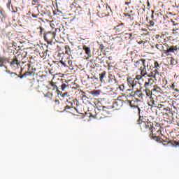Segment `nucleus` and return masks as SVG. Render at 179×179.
<instances>
[{
  "label": "nucleus",
  "mask_w": 179,
  "mask_h": 179,
  "mask_svg": "<svg viewBox=\"0 0 179 179\" xmlns=\"http://www.w3.org/2000/svg\"><path fill=\"white\" fill-rule=\"evenodd\" d=\"M137 124H139L142 132H148L150 134V139L160 142V137L157 136V134L153 133L156 131V128L153 127V123L149 121V119H146V117H140L137 120Z\"/></svg>",
  "instance_id": "obj_1"
},
{
  "label": "nucleus",
  "mask_w": 179,
  "mask_h": 179,
  "mask_svg": "<svg viewBox=\"0 0 179 179\" xmlns=\"http://www.w3.org/2000/svg\"><path fill=\"white\" fill-rule=\"evenodd\" d=\"M134 66L141 71V75L145 76L148 75L147 69H152V64L150 60L146 61L145 59H140L137 61H134Z\"/></svg>",
  "instance_id": "obj_2"
},
{
  "label": "nucleus",
  "mask_w": 179,
  "mask_h": 179,
  "mask_svg": "<svg viewBox=\"0 0 179 179\" xmlns=\"http://www.w3.org/2000/svg\"><path fill=\"white\" fill-rule=\"evenodd\" d=\"M159 68H160V65H159V62H154V67H151L150 69L151 71L149 74L147 75L148 78H152L155 80H157L160 79V72H159Z\"/></svg>",
  "instance_id": "obj_3"
},
{
  "label": "nucleus",
  "mask_w": 179,
  "mask_h": 179,
  "mask_svg": "<svg viewBox=\"0 0 179 179\" xmlns=\"http://www.w3.org/2000/svg\"><path fill=\"white\" fill-rule=\"evenodd\" d=\"M56 36V31H48L43 34V38L45 41L48 42V44H52V41L55 40Z\"/></svg>",
  "instance_id": "obj_4"
},
{
  "label": "nucleus",
  "mask_w": 179,
  "mask_h": 179,
  "mask_svg": "<svg viewBox=\"0 0 179 179\" xmlns=\"http://www.w3.org/2000/svg\"><path fill=\"white\" fill-rule=\"evenodd\" d=\"M161 89L160 87H157L156 85H155L153 87V88H144V90H143V92L144 93H145V97H149V99H150V97H152V94L153 93V92H160Z\"/></svg>",
  "instance_id": "obj_5"
},
{
  "label": "nucleus",
  "mask_w": 179,
  "mask_h": 179,
  "mask_svg": "<svg viewBox=\"0 0 179 179\" xmlns=\"http://www.w3.org/2000/svg\"><path fill=\"white\" fill-rule=\"evenodd\" d=\"M179 51L178 45L169 46L166 50V55H171V54H177Z\"/></svg>",
  "instance_id": "obj_6"
},
{
  "label": "nucleus",
  "mask_w": 179,
  "mask_h": 179,
  "mask_svg": "<svg viewBox=\"0 0 179 179\" xmlns=\"http://www.w3.org/2000/svg\"><path fill=\"white\" fill-rule=\"evenodd\" d=\"M27 66H28V71L21 76L17 75V78H20V79H23V78H26L27 76H30L31 75H33V73H34V69L31 67V64H28Z\"/></svg>",
  "instance_id": "obj_7"
},
{
  "label": "nucleus",
  "mask_w": 179,
  "mask_h": 179,
  "mask_svg": "<svg viewBox=\"0 0 179 179\" xmlns=\"http://www.w3.org/2000/svg\"><path fill=\"white\" fill-rule=\"evenodd\" d=\"M113 30L116 33H119L120 34H122L124 31H127V27L125 26V24L124 23H120L118 25L115 26L113 28Z\"/></svg>",
  "instance_id": "obj_8"
},
{
  "label": "nucleus",
  "mask_w": 179,
  "mask_h": 179,
  "mask_svg": "<svg viewBox=\"0 0 179 179\" xmlns=\"http://www.w3.org/2000/svg\"><path fill=\"white\" fill-rule=\"evenodd\" d=\"M150 78H147L144 83L143 87L148 89H153V83H155V80H153V77H149Z\"/></svg>",
  "instance_id": "obj_9"
},
{
  "label": "nucleus",
  "mask_w": 179,
  "mask_h": 179,
  "mask_svg": "<svg viewBox=\"0 0 179 179\" xmlns=\"http://www.w3.org/2000/svg\"><path fill=\"white\" fill-rule=\"evenodd\" d=\"M138 99L132 98V99H127V103L131 107V108H138Z\"/></svg>",
  "instance_id": "obj_10"
},
{
  "label": "nucleus",
  "mask_w": 179,
  "mask_h": 179,
  "mask_svg": "<svg viewBox=\"0 0 179 179\" xmlns=\"http://www.w3.org/2000/svg\"><path fill=\"white\" fill-rule=\"evenodd\" d=\"M96 110L97 111H101V113H102V115H103V117L110 114V108L106 106H96Z\"/></svg>",
  "instance_id": "obj_11"
},
{
  "label": "nucleus",
  "mask_w": 179,
  "mask_h": 179,
  "mask_svg": "<svg viewBox=\"0 0 179 179\" xmlns=\"http://www.w3.org/2000/svg\"><path fill=\"white\" fill-rule=\"evenodd\" d=\"M6 62H8V59L6 57H0V67L2 68V66H3V68L6 69L5 72L7 73H10V71H8V67L4 65V64H6Z\"/></svg>",
  "instance_id": "obj_12"
},
{
  "label": "nucleus",
  "mask_w": 179,
  "mask_h": 179,
  "mask_svg": "<svg viewBox=\"0 0 179 179\" xmlns=\"http://www.w3.org/2000/svg\"><path fill=\"white\" fill-rule=\"evenodd\" d=\"M131 96L133 97H138V99H145V94H143L142 91L137 90L131 92Z\"/></svg>",
  "instance_id": "obj_13"
},
{
  "label": "nucleus",
  "mask_w": 179,
  "mask_h": 179,
  "mask_svg": "<svg viewBox=\"0 0 179 179\" xmlns=\"http://www.w3.org/2000/svg\"><path fill=\"white\" fill-rule=\"evenodd\" d=\"M59 82L62 83L60 88L62 92H66V90H69V89H71V85H69L68 83H64V79H60Z\"/></svg>",
  "instance_id": "obj_14"
},
{
  "label": "nucleus",
  "mask_w": 179,
  "mask_h": 179,
  "mask_svg": "<svg viewBox=\"0 0 179 179\" xmlns=\"http://www.w3.org/2000/svg\"><path fill=\"white\" fill-rule=\"evenodd\" d=\"M127 85L129 87V90H132V89H134V87H135L136 85L135 84V79L132 78H128L127 80Z\"/></svg>",
  "instance_id": "obj_15"
},
{
  "label": "nucleus",
  "mask_w": 179,
  "mask_h": 179,
  "mask_svg": "<svg viewBox=\"0 0 179 179\" xmlns=\"http://www.w3.org/2000/svg\"><path fill=\"white\" fill-rule=\"evenodd\" d=\"M124 106V101L121 99H117L114 103H113V107L116 108V110H120L121 107Z\"/></svg>",
  "instance_id": "obj_16"
},
{
  "label": "nucleus",
  "mask_w": 179,
  "mask_h": 179,
  "mask_svg": "<svg viewBox=\"0 0 179 179\" xmlns=\"http://www.w3.org/2000/svg\"><path fill=\"white\" fill-rule=\"evenodd\" d=\"M49 86H51L52 90H55L57 93H61L59 89H58V83L52 81V80L49 83Z\"/></svg>",
  "instance_id": "obj_17"
},
{
  "label": "nucleus",
  "mask_w": 179,
  "mask_h": 179,
  "mask_svg": "<svg viewBox=\"0 0 179 179\" xmlns=\"http://www.w3.org/2000/svg\"><path fill=\"white\" fill-rule=\"evenodd\" d=\"M83 50L85 51L88 58H90V57H92V50H90V48L87 47L86 45H84L83 46Z\"/></svg>",
  "instance_id": "obj_18"
},
{
  "label": "nucleus",
  "mask_w": 179,
  "mask_h": 179,
  "mask_svg": "<svg viewBox=\"0 0 179 179\" xmlns=\"http://www.w3.org/2000/svg\"><path fill=\"white\" fill-rule=\"evenodd\" d=\"M148 104L150 107H157V101H156L152 96L148 100Z\"/></svg>",
  "instance_id": "obj_19"
},
{
  "label": "nucleus",
  "mask_w": 179,
  "mask_h": 179,
  "mask_svg": "<svg viewBox=\"0 0 179 179\" xmlns=\"http://www.w3.org/2000/svg\"><path fill=\"white\" fill-rule=\"evenodd\" d=\"M19 57L20 55L17 56H15L14 58L13 59V60L11 61L10 65V66H15V65H20V64L19 63Z\"/></svg>",
  "instance_id": "obj_20"
},
{
  "label": "nucleus",
  "mask_w": 179,
  "mask_h": 179,
  "mask_svg": "<svg viewBox=\"0 0 179 179\" xmlns=\"http://www.w3.org/2000/svg\"><path fill=\"white\" fill-rule=\"evenodd\" d=\"M106 75H107V71H102L99 74V80H100L101 83H104L106 82V80L104 79H106Z\"/></svg>",
  "instance_id": "obj_21"
},
{
  "label": "nucleus",
  "mask_w": 179,
  "mask_h": 179,
  "mask_svg": "<svg viewBox=\"0 0 179 179\" xmlns=\"http://www.w3.org/2000/svg\"><path fill=\"white\" fill-rule=\"evenodd\" d=\"M96 114L94 116V118L96 120H101V118H104V116L101 110H95Z\"/></svg>",
  "instance_id": "obj_22"
},
{
  "label": "nucleus",
  "mask_w": 179,
  "mask_h": 179,
  "mask_svg": "<svg viewBox=\"0 0 179 179\" xmlns=\"http://www.w3.org/2000/svg\"><path fill=\"white\" fill-rule=\"evenodd\" d=\"M64 49L65 54H66L67 55H71V54H72V49H71V46H69V45H66L64 46Z\"/></svg>",
  "instance_id": "obj_23"
},
{
  "label": "nucleus",
  "mask_w": 179,
  "mask_h": 179,
  "mask_svg": "<svg viewBox=\"0 0 179 179\" xmlns=\"http://www.w3.org/2000/svg\"><path fill=\"white\" fill-rule=\"evenodd\" d=\"M172 34H173L175 37H179V28L174 27L172 29Z\"/></svg>",
  "instance_id": "obj_24"
},
{
  "label": "nucleus",
  "mask_w": 179,
  "mask_h": 179,
  "mask_svg": "<svg viewBox=\"0 0 179 179\" xmlns=\"http://www.w3.org/2000/svg\"><path fill=\"white\" fill-rule=\"evenodd\" d=\"M90 94L94 96H100V90H94L90 92Z\"/></svg>",
  "instance_id": "obj_25"
},
{
  "label": "nucleus",
  "mask_w": 179,
  "mask_h": 179,
  "mask_svg": "<svg viewBox=\"0 0 179 179\" xmlns=\"http://www.w3.org/2000/svg\"><path fill=\"white\" fill-rule=\"evenodd\" d=\"M54 64L56 65V66H59L60 65H64V66H67L66 63L62 60L60 62H54Z\"/></svg>",
  "instance_id": "obj_26"
},
{
  "label": "nucleus",
  "mask_w": 179,
  "mask_h": 179,
  "mask_svg": "<svg viewBox=\"0 0 179 179\" xmlns=\"http://www.w3.org/2000/svg\"><path fill=\"white\" fill-rule=\"evenodd\" d=\"M70 105H67L64 107V111L66 110H71V108H73V103L72 102H69Z\"/></svg>",
  "instance_id": "obj_27"
},
{
  "label": "nucleus",
  "mask_w": 179,
  "mask_h": 179,
  "mask_svg": "<svg viewBox=\"0 0 179 179\" xmlns=\"http://www.w3.org/2000/svg\"><path fill=\"white\" fill-rule=\"evenodd\" d=\"M169 49V45H167V43H164L162 45V50L164 54H166V51H167V50Z\"/></svg>",
  "instance_id": "obj_28"
},
{
  "label": "nucleus",
  "mask_w": 179,
  "mask_h": 179,
  "mask_svg": "<svg viewBox=\"0 0 179 179\" xmlns=\"http://www.w3.org/2000/svg\"><path fill=\"white\" fill-rule=\"evenodd\" d=\"M32 5L34 6L37 5L38 7H40V0H32L31 1Z\"/></svg>",
  "instance_id": "obj_29"
},
{
  "label": "nucleus",
  "mask_w": 179,
  "mask_h": 179,
  "mask_svg": "<svg viewBox=\"0 0 179 179\" xmlns=\"http://www.w3.org/2000/svg\"><path fill=\"white\" fill-rule=\"evenodd\" d=\"M155 48L157 50H159V51H163V44H156Z\"/></svg>",
  "instance_id": "obj_30"
},
{
  "label": "nucleus",
  "mask_w": 179,
  "mask_h": 179,
  "mask_svg": "<svg viewBox=\"0 0 179 179\" xmlns=\"http://www.w3.org/2000/svg\"><path fill=\"white\" fill-rule=\"evenodd\" d=\"M147 26L148 27H153V26H155V22L153 20H149Z\"/></svg>",
  "instance_id": "obj_31"
},
{
  "label": "nucleus",
  "mask_w": 179,
  "mask_h": 179,
  "mask_svg": "<svg viewBox=\"0 0 179 179\" xmlns=\"http://www.w3.org/2000/svg\"><path fill=\"white\" fill-rule=\"evenodd\" d=\"M123 15H124V16L127 17V19H131V20H132L134 19V17L129 13H124Z\"/></svg>",
  "instance_id": "obj_32"
},
{
  "label": "nucleus",
  "mask_w": 179,
  "mask_h": 179,
  "mask_svg": "<svg viewBox=\"0 0 179 179\" xmlns=\"http://www.w3.org/2000/svg\"><path fill=\"white\" fill-rule=\"evenodd\" d=\"M37 12H38L37 14H35L34 13H31L32 17H34V18L38 17V16L40 15L39 12H38V8H37Z\"/></svg>",
  "instance_id": "obj_33"
},
{
  "label": "nucleus",
  "mask_w": 179,
  "mask_h": 179,
  "mask_svg": "<svg viewBox=\"0 0 179 179\" xmlns=\"http://www.w3.org/2000/svg\"><path fill=\"white\" fill-rule=\"evenodd\" d=\"M163 117L165 120H169L170 116L169 115V113H164Z\"/></svg>",
  "instance_id": "obj_34"
},
{
  "label": "nucleus",
  "mask_w": 179,
  "mask_h": 179,
  "mask_svg": "<svg viewBox=\"0 0 179 179\" xmlns=\"http://www.w3.org/2000/svg\"><path fill=\"white\" fill-rule=\"evenodd\" d=\"M105 48H106V46H104V45H103V44L99 45V50H100L101 52H103V51H104Z\"/></svg>",
  "instance_id": "obj_35"
},
{
  "label": "nucleus",
  "mask_w": 179,
  "mask_h": 179,
  "mask_svg": "<svg viewBox=\"0 0 179 179\" xmlns=\"http://www.w3.org/2000/svg\"><path fill=\"white\" fill-rule=\"evenodd\" d=\"M163 110H166V111H168V113L169 114H173V112L171 111V109L170 108H169V107L164 108Z\"/></svg>",
  "instance_id": "obj_36"
},
{
  "label": "nucleus",
  "mask_w": 179,
  "mask_h": 179,
  "mask_svg": "<svg viewBox=\"0 0 179 179\" xmlns=\"http://www.w3.org/2000/svg\"><path fill=\"white\" fill-rule=\"evenodd\" d=\"M126 36H127L129 38H134L135 36V34H134V33H130V34H126Z\"/></svg>",
  "instance_id": "obj_37"
},
{
  "label": "nucleus",
  "mask_w": 179,
  "mask_h": 179,
  "mask_svg": "<svg viewBox=\"0 0 179 179\" xmlns=\"http://www.w3.org/2000/svg\"><path fill=\"white\" fill-rule=\"evenodd\" d=\"M119 89L121 92H124L125 90V85H124V84L120 85L119 86Z\"/></svg>",
  "instance_id": "obj_38"
},
{
  "label": "nucleus",
  "mask_w": 179,
  "mask_h": 179,
  "mask_svg": "<svg viewBox=\"0 0 179 179\" xmlns=\"http://www.w3.org/2000/svg\"><path fill=\"white\" fill-rule=\"evenodd\" d=\"M0 15L2 17H6V14H5V11H3V10H0Z\"/></svg>",
  "instance_id": "obj_39"
},
{
  "label": "nucleus",
  "mask_w": 179,
  "mask_h": 179,
  "mask_svg": "<svg viewBox=\"0 0 179 179\" xmlns=\"http://www.w3.org/2000/svg\"><path fill=\"white\" fill-rule=\"evenodd\" d=\"M76 2H73L71 4L70 8H71L72 9H75V8H76Z\"/></svg>",
  "instance_id": "obj_40"
},
{
  "label": "nucleus",
  "mask_w": 179,
  "mask_h": 179,
  "mask_svg": "<svg viewBox=\"0 0 179 179\" xmlns=\"http://www.w3.org/2000/svg\"><path fill=\"white\" fill-rule=\"evenodd\" d=\"M171 65H176V59L173 57H171Z\"/></svg>",
  "instance_id": "obj_41"
},
{
  "label": "nucleus",
  "mask_w": 179,
  "mask_h": 179,
  "mask_svg": "<svg viewBox=\"0 0 179 179\" xmlns=\"http://www.w3.org/2000/svg\"><path fill=\"white\" fill-rule=\"evenodd\" d=\"M143 76L142 75V74H141V75H137L136 76V79H137V80H141V78L143 77Z\"/></svg>",
  "instance_id": "obj_42"
},
{
  "label": "nucleus",
  "mask_w": 179,
  "mask_h": 179,
  "mask_svg": "<svg viewBox=\"0 0 179 179\" xmlns=\"http://www.w3.org/2000/svg\"><path fill=\"white\" fill-rule=\"evenodd\" d=\"M138 44H143V45H145V41L140 40V41H137Z\"/></svg>",
  "instance_id": "obj_43"
},
{
  "label": "nucleus",
  "mask_w": 179,
  "mask_h": 179,
  "mask_svg": "<svg viewBox=\"0 0 179 179\" xmlns=\"http://www.w3.org/2000/svg\"><path fill=\"white\" fill-rule=\"evenodd\" d=\"M171 89H173V90H175V92H178V90L177 89H176V85L174 84H172L171 86Z\"/></svg>",
  "instance_id": "obj_44"
},
{
  "label": "nucleus",
  "mask_w": 179,
  "mask_h": 179,
  "mask_svg": "<svg viewBox=\"0 0 179 179\" xmlns=\"http://www.w3.org/2000/svg\"><path fill=\"white\" fill-rule=\"evenodd\" d=\"M10 77L14 78L15 76H17L16 73H10Z\"/></svg>",
  "instance_id": "obj_45"
},
{
  "label": "nucleus",
  "mask_w": 179,
  "mask_h": 179,
  "mask_svg": "<svg viewBox=\"0 0 179 179\" xmlns=\"http://www.w3.org/2000/svg\"><path fill=\"white\" fill-rule=\"evenodd\" d=\"M40 36H43V32L44 31V28L40 27Z\"/></svg>",
  "instance_id": "obj_46"
},
{
  "label": "nucleus",
  "mask_w": 179,
  "mask_h": 179,
  "mask_svg": "<svg viewBox=\"0 0 179 179\" xmlns=\"http://www.w3.org/2000/svg\"><path fill=\"white\" fill-rule=\"evenodd\" d=\"M155 38H156L157 40H159V38H162V35L157 34V35L155 36Z\"/></svg>",
  "instance_id": "obj_47"
},
{
  "label": "nucleus",
  "mask_w": 179,
  "mask_h": 179,
  "mask_svg": "<svg viewBox=\"0 0 179 179\" xmlns=\"http://www.w3.org/2000/svg\"><path fill=\"white\" fill-rule=\"evenodd\" d=\"M157 134H159V135L162 134V127H159V129L158 130H157Z\"/></svg>",
  "instance_id": "obj_48"
},
{
  "label": "nucleus",
  "mask_w": 179,
  "mask_h": 179,
  "mask_svg": "<svg viewBox=\"0 0 179 179\" xmlns=\"http://www.w3.org/2000/svg\"><path fill=\"white\" fill-rule=\"evenodd\" d=\"M66 96H68V92H66L62 94V97H66Z\"/></svg>",
  "instance_id": "obj_49"
},
{
  "label": "nucleus",
  "mask_w": 179,
  "mask_h": 179,
  "mask_svg": "<svg viewBox=\"0 0 179 179\" xmlns=\"http://www.w3.org/2000/svg\"><path fill=\"white\" fill-rule=\"evenodd\" d=\"M171 22L173 23V26H178V23H176V22L173 21V20H171Z\"/></svg>",
  "instance_id": "obj_50"
},
{
  "label": "nucleus",
  "mask_w": 179,
  "mask_h": 179,
  "mask_svg": "<svg viewBox=\"0 0 179 179\" xmlns=\"http://www.w3.org/2000/svg\"><path fill=\"white\" fill-rule=\"evenodd\" d=\"M68 65H69V66H72V61L68 59Z\"/></svg>",
  "instance_id": "obj_51"
},
{
  "label": "nucleus",
  "mask_w": 179,
  "mask_h": 179,
  "mask_svg": "<svg viewBox=\"0 0 179 179\" xmlns=\"http://www.w3.org/2000/svg\"><path fill=\"white\" fill-rule=\"evenodd\" d=\"M162 107H164L163 103L158 104V108H162Z\"/></svg>",
  "instance_id": "obj_52"
},
{
  "label": "nucleus",
  "mask_w": 179,
  "mask_h": 179,
  "mask_svg": "<svg viewBox=\"0 0 179 179\" xmlns=\"http://www.w3.org/2000/svg\"><path fill=\"white\" fill-rule=\"evenodd\" d=\"M175 146H179V141H174Z\"/></svg>",
  "instance_id": "obj_53"
},
{
  "label": "nucleus",
  "mask_w": 179,
  "mask_h": 179,
  "mask_svg": "<svg viewBox=\"0 0 179 179\" xmlns=\"http://www.w3.org/2000/svg\"><path fill=\"white\" fill-rule=\"evenodd\" d=\"M113 80L114 81V82H117V80H115V79H110V80H109V83H110V82H113Z\"/></svg>",
  "instance_id": "obj_54"
},
{
  "label": "nucleus",
  "mask_w": 179,
  "mask_h": 179,
  "mask_svg": "<svg viewBox=\"0 0 179 179\" xmlns=\"http://www.w3.org/2000/svg\"><path fill=\"white\" fill-rule=\"evenodd\" d=\"M164 36H166V34H162L161 37L163 38Z\"/></svg>",
  "instance_id": "obj_55"
},
{
  "label": "nucleus",
  "mask_w": 179,
  "mask_h": 179,
  "mask_svg": "<svg viewBox=\"0 0 179 179\" xmlns=\"http://www.w3.org/2000/svg\"><path fill=\"white\" fill-rule=\"evenodd\" d=\"M130 3H131V1H129V2H126V3H125V5H127V6H129Z\"/></svg>",
  "instance_id": "obj_56"
},
{
  "label": "nucleus",
  "mask_w": 179,
  "mask_h": 179,
  "mask_svg": "<svg viewBox=\"0 0 179 179\" xmlns=\"http://www.w3.org/2000/svg\"><path fill=\"white\" fill-rule=\"evenodd\" d=\"M108 59H109V61H111V59H113V57H111V56L109 57H108Z\"/></svg>",
  "instance_id": "obj_57"
},
{
  "label": "nucleus",
  "mask_w": 179,
  "mask_h": 179,
  "mask_svg": "<svg viewBox=\"0 0 179 179\" xmlns=\"http://www.w3.org/2000/svg\"><path fill=\"white\" fill-rule=\"evenodd\" d=\"M43 13H44V15H48V13H47V12H45Z\"/></svg>",
  "instance_id": "obj_58"
},
{
  "label": "nucleus",
  "mask_w": 179,
  "mask_h": 179,
  "mask_svg": "<svg viewBox=\"0 0 179 179\" xmlns=\"http://www.w3.org/2000/svg\"><path fill=\"white\" fill-rule=\"evenodd\" d=\"M67 103H69V106H71V103H69L71 101H67Z\"/></svg>",
  "instance_id": "obj_59"
},
{
  "label": "nucleus",
  "mask_w": 179,
  "mask_h": 179,
  "mask_svg": "<svg viewBox=\"0 0 179 179\" xmlns=\"http://www.w3.org/2000/svg\"><path fill=\"white\" fill-rule=\"evenodd\" d=\"M152 48H155V45H151Z\"/></svg>",
  "instance_id": "obj_60"
},
{
  "label": "nucleus",
  "mask_w": 179,
  "mask_h": 179,
  "mask_svg": "<svg viewBox=\"0 0 179 179\" xmlns=\"http://www.w3.org/2000/svg\"><path fill=\"white\" fill-rule=\"evenodd\" d=\"M20 75H22V71H20Z\"/></svg>",
  "instance_id": "obj_61"
},
{
  "label": "nucleus",
  "mask_w": 179,
  "mask_h": 179,
  "mask_svg": "<svg viewBox=\"0 0 179 179\" xmlns=\"http://www.w3.org/2000/svg\"><path fill=\"white\" fill-rule=\"evenodd\" d=\"M162 104H164V102H162Z\"/></svg>",
  "instance_id": "obj_62"
},
{
  "label": "nucleus",
  "mask_w": 179,
  "mask_h": 179,
  "mask_svg": "<svg viewBox=\"0 0 179 179\" xmlns=\"http://www.w3.org/2000/svg\"><path fill=\"white\" fill-rule=\"evenodd\" d=\"M48 50H46L45 52H47Z\"/></svg>",
  "instance_id": "obj_63"
},
{
  "label": "nucleus",
  "mask_w": 179,
  "mask_h": 179,
  "mask_svg": "<svg viewBox=\"0 0 179 179\" xmlns=\"http://www.w3.org/2000/svg\"><path fill=\"white\" fill-rule=\"evenodd\" d=\"M50 73H51V71H50Z\"/></svg>",
  "instance_id": "obj_64"
}]
</instances>
